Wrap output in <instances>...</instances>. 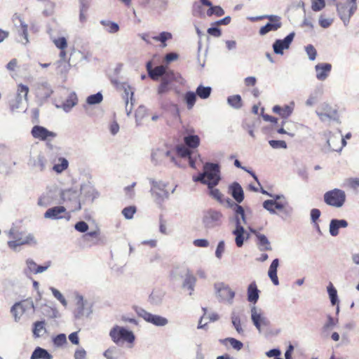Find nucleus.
<instances>
[{
    "label": "nucleus",
    "instance_id": "c85d7f7f",
    "mask_svg": "<svg viewBox=\"0 0 359 359\" xmlns=\"http://www.w3.org/2000/svg\"><path fill=\"white\" fill-rule=\"evenodd\" d=\"M231 194L233 198L238 203H241L244 198L243 190L241 186L237 183L234 182L231 186Z\"/></svg>",
    "mask_w": 359,
    "mask_h": 359
},
{
    "label": "nucleus",
    "instance_id": "6e6552de",
    "mask_svg": "<svg viewBox=\"0 0 359 359\" xmlns=\"http://www.w3.org/2000/svg\"><path fill=\"white\" fill-rule=\"evenodd\" d=\"M135 311L138 316L155 326L163 327L168 324V320L166 318L151 313L142 308H137Z\"/></svg>",
    "mask_w": 359,
    "mask_h": 359
},
{
    "label": "nucleus",
    "instance_id": "49530a36",
    "mask_svg": "<svg viewBox=\"0 0 359 359\" xmlns=\"http://www.w3.org/2000/svg\"><path fill=\"white\" fill-rule=\"evenodd\" d=\"M228 102L231 106L236 109H239L242 107L241 97L238 95L229 97Z\"/></svg>",
    "mask_w": 359,
    "mask_h": 359
},
{
    "label": "nucleus",
    "instance_id": "5fc2aeb1",
    "mask_svg": "<svg viewBox=\"0 0 359 359\" xmlns=\"http://www.w3.org/2000/svg\"><path fill=\"white\" fill-rule=\"evenodd\" d=\"M22 99L20 97H15L12 99L9 102L10 109L11 111H15L19 109L22 103Z\"/></svg>",
    "mask_w": 359,
    "mask_h": 359
},
{
    "label": "nucleus",
    "instance_id": "473e14b6",
    "mask_svg": "<svg viewBox=\"0 0 359 359\" xmlns=\"http://www.w3.org/2000/svg\"><path fill=\"white\" fill-rule=\"evenodd\" d=\"M45 320L36 321L34 323V327L32 330L33 335L35 338H39L43 336L46 332L45 327Z\"/></svg>",
    "mask_w": 359,
    "mask_h": 359
},
{
    "label": "nucleus",
    "instance_id": "5701e85b",
    "mask_svg": "<svg viewBox=\"0 0 359 359\" xmlns=\"http://www.w3.org/2000/svg\"><path fill=\"white\" fill-rule=\"evenodd\" d=\"M194 130L192 129L190 130V134L184 137V144L190 149H196L201 142L200 137L196 135H193Z\"/></svg>",
    "mask_w": 359,
    "mask_h": 359
},
{
    "label": "nucleus",
    "instance_id": "f704fd0d",
    "mask_svg": "<svg viewBox=\"0 0 359 359\" xmlns=\"http://www.w3.org/2000/svg\"><path fill=\"white\" fill-rule=\"evenodd\" d=\"M327 293L332 306L339 304L337 291L333 285L330 283L327 287Z\"/></svg>",
    "mask_w": 359,
    "mask_h": 359
},
{
    "label": "nucleus",
    "instance_id": "c9c22d12",
    "mask_svg": "<svg viewBox=\"0 0 359 359\" xmlns=\"http://www.w3.org/2000/svg\"><path fill=\"white\" fill-rule=\"evenodd\" d=\"M78 101L77 97L74 93L70 94L67 99L62 104V108L65 111H69Z\"/></svg>",
    "mask_w": 359,
    "mask_h": 359
},
{
    "label": "nucleus",
    "instance_id": "f3484780",
    "mask_svg": "<svg viewBox=\"0 0 359 359\" xmlns=\"http://www.w3.org/2000/svg\"><path fill=\"white\" fill-rule=\"evenodd\" d=\"M316 78L320 81L325 80L329 76L332 65L329 63H319L315 67Z\"/></svg>",
    "mask_w": 359,
    "mask_h": 359
},
{
    "label": "nucleus",
    "instance_id": "2eb2a0df",
    "mask_svg": "<svg viewBox=\"0 0 359 359\" xmlns=\"http://www.w3.org/2000/svg\"><path fill=\"white\" fill-rule=\"evenodd\" d=\"M232 233L235 236V243L238 248H241L244 241L250 238V234L244 229L243 226H236Z\"/></svg>",
    "mask_w": 359,
    "mask_h": 359
},
{
    "label": "nucleus",
    "instance_id": "cd10ccee",
    "mask_svg": "<svg viewBox=\"0 0 359 359\" xmlns=\"http://www.w3.org/2000/svg\"><path fill=\"white\" fill-rule=\"evenodd\" d=\"M231 320L233 327L239 334H243L244 330L242 327V323L240 315L236 311H232L231 313Z\"/></svg>",
    "mask_w": 359,
    "mask_h": 359
},
{
    "label": "nucleus",
    "instance_id": "680f3d73",
    "mask_svg": "<svg viewBox=\"0 0 359 359\" xmlns=\"http://www.w3.org/2000/svg\"><path fill=\"white\" fill-rule=\"evenodd\" d=\"M269 144L273 149L287 148V144L284 140H270Z\"/></svg>",
    "mask_w": 359,
    "mask_h": 359
},
{
    "label": "nucleus",
    "instance_id": "58836bf2",
    "mask_svg": "<svg viewBox=\"0 0 359 359\" xmlns=\"http://www.w3.org/2000/svg\"><path fill=\"white\" fill-rule=\"evenodd\" d=\"M61 198L64 203H67L69 201L76 200L77 201L76 193L71 189L64 190L60 194Z\"/></svg>",
    "mask_w": 359,
    "mask_h": 359
},
{
    "label": "nucleus",
    "instance_id": "9d476101",
    "mask_svg": "<svg viewBox=\"0 0 359 359\" xmlns=\"http://www.w3.org/2000/svg\"><path fill=\"white\" fill-rule=\"evenodd\" d=\"M32 136L40 141H49L57 137V133L48 130L46 128L41 126H34L31 130Z\"/></svg>",
    "mask_w": 359,
    "mask_h": 359
},
{
    "label": "nucleus",
    "instance_id": "8fccbe9b",
    "mask_svg": "<svg viewBox=\"0 0 359 359\" xmlns=\"http://www.w3.org/2000/svg\"><path fill=\"white\" fill-rule=\"evenodd\" d=\"M29 93V88L23 84L18 86L16 96L20 97L22 100H27V95Z\"/></svg>",
    "mask_w": 359,
    "mask_h": 359
},
{
    "label": "nucleus",
    "instance_id": "20e7f679",
    "mask_svg": "<svg viewBox=\"0 0 359 359\" xmlns=\"http://www.w3.org/2000/svg\"><path fill=\"white\" fill-rule=\"evenodd\" d=\"M250 313L252 323L259 333L264 327H268L270 325L269 320L261 308L252 305L250 306Z\"/></svg>",
    "mask_w": 359,
    "mask_h": 359
},
{
    "label": "nucleus",
    "instance_id": "3c124183",
    "mask_svg": "<svg viewBox=\"0 0 359 359\" xmlns=\"http://www.w3.org/2000/svg\"><path fill=\"white\" fill-rule=\"evenodd\" d=\"M53 342L54 346L57 347L62 346L67 344V337L65 334H59L53 338Z\"/></svg>",
    "mask_w": 359,
    "mask_h": 359
},
{
    "label": "nucleus",
    "instance_id": "37998d69",
    "mask_svg": "<svg viewBox=\"0 0 359 359\" xmlns=\"http://www.w3.org/2000/svg\"><path fill=\"white\" fill-rule=\"evenodd\" d=\"M220 341L222 343L229 341L231 347L236 351H240L243 347V344L241 341L233 337H228L224 339L220 340Z\"/></svg>",
    "mask_w": 359,
    "mask_h": 359
},
{
    "label": "nucleus",
    "instance_id": "69168bd1",
    "mask_svg": "<svg viewBox=\"0 0 359 359\" xmlns=\"http://www.w3.org/2000/svg\"><path fill=\"white\" fill-rule=\"evenodd\" d=\"M225 250V243L224 241H220L217 246L216 250H215V256L217 259H221L223 252Z\"/></svg>",
    "mask_w": 359,
    "mask_h": 359
},
{
    "label": "nucleus",
    "instance_id": "9b49d317",
    "mask_svg": "<svg viewBox=\"0 0 359 359\" xmlns=\"http://www.w3.org/2000/svg\"><path fill=\"white\" fill-rule=\"evenodd\" d=\"M269 22L264 26L262 27L259 31L260 35H265L271 31H276L282 26L281 18L278 15H266Z\"/></svg>",
    "mask_w": 359,
    "mask_h": 359
},
{
    "label": "nucleus",
    "instance_id": "4be33fe9",
    "mask_svg": "<svg viewBox=\"0 0 359 359\" xmlns=\"http://www.w3.org/2000/svg\"><path fill=\"white\" fill-rule=\"evenodd\" d=\"M165 292L161 289H154L149 297V302L154 306H159L162 304Z\"/></svg>",
    "mask_w": 359,
    "mask_h": 359
},
{
    "label": "nucleus",
    "instance_id": "4468645a",
    "mask_svg": "<svg viewBox=\"0 0 359 359\" xmlns=\"http://www.w3.org/2000/svg\"><path fill=\"white\" fill-rule=\"evenodd\" d=\"M250 231L257 237V245L260 251L271 250L272 248L267 237L250 227Z\"/></svg>",
    "mask_w": 359,
    "mask_h": 359
},
{
    "label": "nucleus",
    "instance_id": "603ef678",
    "mask_svg": "<svg viewBox=\"0 0 359 359\" xmlns=\"http://www.w3.org/2000/svg\"><path fill=\"white\" fill-rule=\"evenodd\" d=\"M50 290H51L54 297L56 298L64 306H67V302L62 293L53 287H50Z\"/></svg>",
    "mask_w": 359,
    "mask_h": 359
},
{
    "label": "nucleus",
    "instance_id": "7c9ffc66",
    "mask_svg": "<svg viewBox=\"0 0 359 359\" xmlns=\"http://www.w3.org/2000/svg\"><path fill=\"white\" fill-rule=\"evenodd\" d=\"M17 306H20V309H22L24 313L29 311L34 312L35 310L34 304L32 299H27L22 302L15 303L13 304V309Z\"/></svg>",
    "mask_w": 359,
    "mask_h": 359
},
{
    "label": "nucleus",
    "instance_id": "72a5a7b5",
    "mask_svg": "<svg viewBox=\"0 0 359 359\" xmlns=\"http://www.w3.org/2000/svg\"><path fill=\"white\" fill-rule=\"evenodd\" d=\"M273 111L275 114H277L279 116H280L282 118H285L290 116V114L292 112V109L287 105H285L284 107H280L279 105H275L273 107Z\"/></svg>",
    "mask_w": 359,
    "mask_h": 359
},
{
    "label": "nucleus",
    "instance_id": "e433bc0d",
    "mask_svg": "<svg viewBox=\"0 0 359 359\" xmlns=\"http://www.w3.org/2000/svg\"><path fill=\"white\" fill-rule=\"evenodd\" d=\"M221 217L222 214L219 212L210 210L205 213L204 217V222L207 223L217 222L220 219Z\"/></svg>",
    "mask_w": 359,
    "mask_h": 359
},
{
    "label": "nucleus",
    "instance_id": "09e8293b",
    "mask_svg": "<svg viewBox=\"0 0 359 359\" xmlns=\"http://www.w3.org/2000/svg\"><path fill=\"white\" fill-rule=\"evenodd\" d=\"M209 9L207 11V15L208 16H212L215 15L217 17L222 16L224 14V11L223 8L219 6H209Z\"/></svg>",
    "mask_w": 359,
    "mask_h": 359
},
{
    "label": "nucleus",
    "instance_id": "423d86ee",
    "mask_svg": "<svg viewBox=\"0 0 359 359\" xmlns=\"http://www.w3.org/2000/svg\"><path fill=\"white\" fill-rule=\"evenodd\" d=\"M214 288L219 302H226L229 304H233L236 294L228 285L222 282L216 283L214 285Z\"/></svg>",
    "mask_w": 359,
    "mask_h": 359
},
{
    "label": "nucleus",
    "instance_id": "7ed1b4c3",
    "mask_svg": "<svg viewBox=\"0 0 359 359\" xmlns=\"http://www.w3.org/2000/svg\"><path fill=\"white\" fill-rule=\"evenodd\" d=\"M111 341L116 345L127 342L133 344L135 340V336L133 331L125 327L114 325L109 332Z\"/></svg>",
    "mask_w": 359,
    "mask_h": 359
},
{
    "label": "nucleus",
    "instance_id": "412c9836",
    "mask_svg": "<svg viewBox=\"0 0 359 359\" xmlns=\"http://www.w3.org/2000/svg\"><path fill=\"white\" fill-rule=\"evenodd\" d=\"M147 69L150 78L154 81L158 79L160 76H163L166 72V67L163 65H160L151 69V62L147 64Z\"/></svg>",
    "mask_w": 359,
    "mask_h": 359
},
{
    "label": "nucleus",
    "instance_id": "1a4fd4ad",
    "mask_svg": "<svg viewBox=\"0 0 359 359\" xmlns=\"http://www.w3.org/2000/svg\"><path fill=\"white\" fill-rule=\"evenodd\" d=\"M74 228L81 233H85L82 236L84 241L95 244L100 240V231L97 226L92 230H89V226H74Z\"/></svg>",
    "mask_w": 359,
    "mask_h": 359
},
{
    "label": "nucleus",
    "instance_id": "052dcab7",
    "mask_svg": "<svg viewBox=\"0 0 359 359\" xmlns=\"http://www.w3.org/2000/svg\"><path fill=\"white\" fill-rule=\"evenodd\" d=\"M135 212L136 208L135 206H128L122 210V214L126 219H131Z\"/></svg>",
    "mask_w": 359,
    "mask_h": 359
},
{
    "label": "nucleus",
    "instance_id": "6ab92c4d",
    "mask_svg": "<svg viewBox=\"0 0 359 359\" xmlns=\"http://www.w3.org/2000/svg\"><path fill=\"white\" fill-rule=\"evenodd\" d=\"M356 8V0H347L344 4L340 3L337 5L338 11L342 14L347 12L349 17L353 14Z\"/></svg>",
    "mask_w": 359,
    "mask_h": 359
},
{
    "label": "nucleus",
    "instance_id": "4d7b16f0",
    "mask_svg": "<svg viewBox=\"0 0 359 359\" xmlns=\"http://www.w3.org/2000/svg\"><path fill=\"white\" fill-rule=\"evenodd\" d=\"M169 89L168 81L165 78H162L161 82L158 88V93L162 95L168 92Z\"/></svg>",
    "mask_w": 359,
    "mask_h": 359
},
{
    "label": "nucleus",
    "instance_id": "f8f14e48",
    "mask_svg": "<svg viewBox=\"0 0 359 359\" xmlns=\"http://www.w3.org/2000/svg\"><path fill=\"white\" fill-rule=\"evenodd\" d=\"M325 135L329 149L334 151H340L342 144L345 142L342 136L340 134H332L331 133Z\"/></svg>",
    "mask_w": 359,
    "mask_h": 359
},
{
    "label": "nucleus",
    "instance_id": "393cba45",
    "mask_svg": "<svg viewBox=\"0 0 359 359\" xmlns=\"http://www.w3.org/2000/svg\"><path fill=\"white\" fill-rule=\"evenodd\" d=\"M278 266L279 259L278 258L274 259L272 261L268 271V276L275 285H278L279 284V280L277 276V269Z\"/></svg>",
    "mask_w": 359,
    "mask_h": 359
},
{
    "label": "nucleus",
    "instance_id": "a18cd8bd",
    "mask_svg": "<svg viewBox=\"0 0 359 359\" xmlns=\"http://www.w3.org/2000/svg\"><path fill=\"white\" fill-rule=\"evenodd\" d=\"M191 149L184 145H179L176 147L177 154L182 157V158H187L190 157L191 155Z\"/></svg>",
    "mask_w": 359,
    "mask_h": 359
},
{
    "label": "nucleus",
    "instance_id": "aec40b11",
    "mask_svg": "<svg viewBox=\"0 0 359 359\" xmlns=\"http://www.w3.org/2000/svg\"><path fill=\"white\" fill-rule=\"evenodd\" d=\"M260 291L258 290L257 284L255 281L252 282L248 287L247 290V299L250 303L255 304L259 298Z\"/></svg>",
    "mask_w": 359,
    "mask_h": 359
},
{
    "label": "nucleus",
    "instance_id": "a878e982",
    "mask_svg": "<svg viewBox=\"0 0 359 359\" xmlns=\"http://www.w3.org/2000/svg\"><path fill=\"white\" fill-rule=\"evenodd\" d=\"M52 89L48 84L46 83L39 84L36 88V96L41 100L48 98L52 95Z\"/></svg>",
    "mask_w": 359,
    "mask_h": 359
},
{
    "label": "nucleus",
    "instance_id": "2f4dec72",
    "mask_svg": "<svg viewBox=\"0 0 359 359\" xmlns=\"http://www.w3.org/2000/svg\"><path fill=\"white\" fill-rule=\"evenodd\" d=\"M26 267L23 269V273L27 278H30L32 274H36L37 264L32 259L26 260Z\"/></svg>",
    "mask_w": 359,
    "mask_h": 359
},
{
    "label": "nucleus",
    "instance_id": "b1692460",
    "mask_svg": "<svg viewBox=\"0 0 359 359\" xmlns=\"http://www.w3.org/2000/svg\"><path fill=\"white\" fill-rule=\"evenodd\" d=\"M286 205V203L272 200L265 201L263 203L264 208L271 212H275L276 210H284Z\"/></svg>",
    "mask_w": 359,
    "mask_h": 359
},
{
    "label": "nucleus",
    "instance_id": "4c0bfd02",
    "mask_svg": "<svg viewBox=\"0 0 359 359\" xmlns=\"http://www.w3.org/2000/svg\"><path fill=\"white\" fill-rule=\"evenodd\" d=\"M102 25L104 27L106 30L111 34H114L118 32L119 26L117 23L109 21V20H102L100 22Z\"/></svg>",
    "mask_w": 359,
    "mask_h": 359
},
{
    "label": "nucleus",
    "instance_id": "39448f33",
    "mask_svg": "<svg viewBox=\"0 0 359 359\" xmlns=\"http://www.w3.org/2000/svg\"><path fill=\"white\" fill-rule=\"evenodd\" d=\"M345 191L339 189H334L325 193L324 202L332 207L341 208L346 201Z\"/></svg>",
    "mask_w": 359,
    "mask_h": 359
},
{
    "label": "nucleus",
    "instance_id": "774afa93",
    "mask_svg": "<svg viewBox=\"0 0 359 359\" xmlns=\"http://www.w3.org/2000/svg\"><path fill=\"white\" fill-rule=\"evenodd\" d=\"M306 53L311 60H314L316 57L317 51L313 46L309 45L306 47Z\"/></svg>",
    "mask_w": 359,
    "mask_h": 359
},
{
    "label": "nucleus",
    "instance_id": "6e6d98bb",
    "mask_svg": "<svg viewBox=\"0 0 359 359\" xmlns=\"http://www.w3.org/2000/svg\"><path fill=\"white\" fill-rule=\"evenodd\" d=\"M102 100V95L100 93L91 95L88 97L87 102L90 104H95L101 102Z\"/></svg>",
    "mask_w": 359,
    "mask_h": 359
},
{
    "label": "nucleus",
    "instance_id": "bb28decb",
    "mask_svg": "<svg viewBox=\"0 0 359 359\" xmlns=\"http://www.w3.org/2000/svg\"><path fill=\"white\" fill-rule=\"evenodd\" d=\"M53 356L45 348L37 346L33 351L30 359H53Z\"/></svg>",
    "mask_w": 359,
    "mask_h": 359
},
{
    "label": "nucleus",
    "instance_id": "de8ad7c7",
    "mask_svg": "<svg viewBox=\"0 0 359 359\" xmlns=\"http://www.w3.org/2000/svg\"><path fill=\"white\" fill-rule=\"evenodd\" d=\"M59 162L60 163H57L53 166V170L57 173H60L66 170L69 164L67 160L65 158H60Z\"/></svg>",
    "mask_w": 359,
    "mask_h": 359
},
{
    "label": "nucleus",
    "instance_id": "a211bd4d",
    "mask_svg": "<svg viewBox=\"0 0 359 359\" xmlns=\"http://www.w3.org/2000/svg\"><path fill=\"white\" fill-rule=\"evenodd\" d=\"M66 213V208L64 206H55L48 209L44 214V217L53 219H60L65 217Z\"/></svg>",
    "mask_w": 359,
    "mask_h": 359
},
{
    "label": "nucleus",
    "instance_id": "e2e57ef3",
    "mask_svg": "<svg viewBox=\"0 0 359 359\" xmlns=\"http://www.w3.org/2000/svg\"><path fill=\"white\" fill-rule=\"evenodd\" d=\"M118 349L116 346H110L103 353V356L107 359H114L113 355L117 353Z\"/></svg>",
    "mask_w": 359,
    "mask_h": 359
},
{
    "label": "nucleus",
    "instance_id": "ea45409f",
    "mask_svg": "<svg viewBox=\"0 0 359 359\" xmlns=\"http://www.w3.org/2000/svg\"><path fill=\"white\" fill-rule=\"evenodd\" d=\"M212 89L210 87H205L201 85L196 88V93L201 99H207L210 95Z\"/></svg>",
    "mask_w": 359,
    "mask_h": 359
},
{
    "label": "nucleus",
    "instance_id": "c03bdc74",
    "mask_svg": "<svg viewBox=\"0 0 359 359\" xmlns=\"http://www.w3.org/2000/svg\"><path fill=\"white\" fill-rule=\"evenodd\" d=\"M235 216L236 219V224H241V222L246 223L245 219V212L241 205H236Z\"/></svg>",
    "mask_w": 359,
    "mask_h": 359
},
{
    "label": "nucleus",
    "instance_id": "f03ea898",
    "mask_svg": "<svg viewBox=\"0 0 359 359\" xmlns=\"http://www.w3.org/2000/svg\"><path fill=\"white\" fill-rule=\"evenodd\" d=\"M10 238L8 246L14 251H18V248L26 244H36V241L32 233H26L20 231L18 226H13L8 232Z\"/></svg>",
    "mask_w": 359,
    "mask_h": 359
},
{
    "label": "nucleus",
    "instance_id": "dca6fc26",
    "mask_svg": "<svg viewBox=\"0 0 359 359\" xmlns=\"http://www.w3.org/2000/svg\"><path fill=\"white\" fill-rule=\"evenodd\" d=\"M317 114L320 120L325 121L326 118H334L337 115V111L329 104H324L318 109Z\"/></svg>",
    "mask_w": 359,
    "mask_h": 359
},
{
    "label": "nucleus",
    "instance_id": "13d9d810",
    "mask_svg": "<svg viewBox=\"0 0 359 359\" xmlns=\"http://www.w3.org/2000/svg\"><path fill=\"white\" fill-rule=\"evenodd\" d=\"M81 10H80L79 18H80V21L83 22L86 20V13L88 10V4L87 2L82 0V1H81Z\"/></svg>",
    "mask_w": 359,
    "mask_h": 359
},
{
    "label": "nucleus",
    "instance_id": "864d4df0",
    "mask_svg": "<svg viewBox=\"0 0 359 359\" xmlns=\"http://www.w3.org/2000/svg\"><path fill=\"white\" fill-rule=\"evenodd\" d=\"M311 9L318 12L323 9L325 6V0H311Z\"/></svg>",
    "mask_w": 359,
    "mask_h": 359
},
{
    "label": "nucleus",
    "instance_id": "ddd939ff",
    "mask_svg": "<svg viewBox=\"0 0 359 359\" xmlns=\"http://www.w3.org/2000/svg\"><path fill=\"white\" fill-rule=\"evenodd\" d=\"M294 34L290 33L284 39H277L273 44V51L276 54L282 55L283 50L289 48L293 41Z\"/></svg>",
    "mask_w": 359,
    "mask_h": 359
},
{
    "label": "nucleus",
    "instance_id": "79ce46f5",
    "mask_svg": "<svg viewBox=\"0 0 359 359\" xmlns=\"http://www.w3.org/2000/svg\"><path fill=\"white\" fill-rule=\"evenodd\" d=\"M170 39H172V34L167 32H163L158 36L153 37L154 40L161 42V47L163 48H165L167 46L165 41Z\"/></svg>",
    "mask_w": 359,
    "mask_h": 359
},
{
    "label": "nucleus",
    "instance_id": "0e129e2a",
    "mask_svg": "<svg viewBox=\"0 0 359 359\" xmlns=\"http://www.w3.org/2000/svg\"><path fill=\"white\" fill-rule=\"evenodd\" d=\"M11 312L13 314V316L14 317V320L15 322H18L20 320L21 316L24 313L23 311L20 309V306L15 307L13 310V305L11 308Z\"/></svg>",
    "mask_w": 359,
    "mask_h": 359
},
{
    "label": "nucleus",
    "instance_id": "a19ab883",
    "mask_svg": "<svg viewBox=\"0 0 359 359\" xmlns=\"http://www.w3.org/2000/svg\"><path fill=\"white\" fill-rule=\"evenodd\" d=\"M184 100L186 102L187 108L191 109L196 101V95L192 91H188L184 95Z\"/></svg>",
    "mask_w": 359,
    "mask_h": 359
},
{
    "label": "nucleus",
    "instance_id": "0eeeda50",
    "mask_svg": "<svg viewBox=\"0 0 359 359\" xmlns=\"http://www.w3.org/2000/svg\"><path fill=\"white\" fill-rule=\"evenodd\" d=\"M76 308L74 311V317L76 319H81L83 317L88 318L93 313V305L87 300H84L82 295L78 294L76 297Z\"/></svg>",
    "mask_w": 359,
    "mask_h": 359
},
{
    "label": "nucleus",
    "instance_id": "f257e3e1",
    "mask_svg": "<svg viewBox=\"0 0 359 359\" xmlns=\"http://www.w3.org/2000/svg\"><path fill=\"white\" fill-rule=\"evenodd\" d=\"M220 169L218 164L206 163L203 165V172L194 179L196 182H201L207 184L209 189L217 186L220 181Z\"/></svg>",
    "mask_w": 359,
    "mask_h": 359
},
{
    "label": "nucleus",
    "instance_id": "c756f323",
    "mask_svg": "<svg viewBox=\"0 0 359 359\" xmlns=\"http://www.w3.org/2000/svg\"><path fill=\"white\" fill-rule=\"evenodd\" d=\"M196 282V277L188 271L183 281L182 287L190 290L189 295H191L192 292L194 290Z\"/></svg>",
    "mask_w": 359,
    "mask_h": 359
},
{
    "label": "nucleus",
    "instance_id": "bf43d9fd",
    "mask_svg": "<svg viewBox=\"0 0 359 359\" xmlns=\"http://www.w3.org/2000/svg\"><path fill=\"white\" fill-rule=\"evenodd\" d=\"M333 22V19L330 18H325L324 15H321L319 18V25L323 28L329 27Z\"/></svg>",
    "mask_w": 359,
    "mask_h": 359
},
{
    "label": "nucleus",
    "instance_id": "338daca9",
    "mask_svg": "<svg viewBox=\"0 0 359 359\" xmlns=\"http://www.w3.org/2000/svg\"><path fill=\"white\" fill-rule=\"evenodd\" d=\"M54 44L59 49H65L67 47V40L65 37H60L54 40Z\"/></svg>",
    "mask_w": 359,
    "mask_h": 359
}]
</instances>
